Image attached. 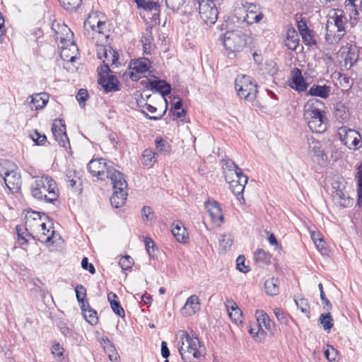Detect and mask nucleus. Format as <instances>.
<instances>
[{
  "instance_id": "1",
  "label": "nucleus",
  "mask_w": 362,
  "mask_h": 362,
  "mask_svg": "<svg viewBox=\"0 0 362 362\" xmlns=\"http://www.w3.org/2000/svg\"><path fill=\"white\" fill-rule=\"evenodd\" d=\"M324 103L319 99H310L304 105V119L313 132L322 133L327 129Z\"/></svg>"
},
{
  "instance_id": "2",
  "label": "nucleus",
  "mask_w": 362,
  "mask_h": 362,
  "mask_svg": "<svg viewBox=\"0 0 362 362\" xmlns=\"http://www.w3.org/2000/svg\"><path fill=\"white\" fill-rule=\"evenodd\" d=\"M32 196L41 201L52 203L59 197L56 182L49 176L38 177L31 185Z\"/></svg>"
},
{
  "instance_id": "3",
  "label": "nucleus",
  "mask_w": 362,
  "mask_h": 362,
  "mask_svg": "<svg viewBox=\"0 0 362 362\" xmlns=\"http://www.w3.org/2000/svg\"><path fill=\"white\" fill-rule=\"evenodd\" d=\"M221 40L226 50V55L230 59L235 58L247 46L246 35L241 30L227 31L221 37Z\"/></svg>"
},
{
  "instance_id": "4",
  "label": "nucleus",
  "mask_w": 362,
  "mask_h": 362,
  "mask_svg": "<svg viewBox=\"0 0 362 362\" xmlns=\"http://www.w3.org/2000/svg\"><path fill=\"white\" fill-rule=\"evenodd\" d=\"M330 16L326 25V41L332 45L338 43L346 33L347 23L346 17L343 15L342 11H338Z\"/></svg>"
},
{
  "instance_id": "5",
  "label": "nucleus",
  "mask_w": 362,
  "mask_h": 362,
  "mask_svg": "<svg viewBox=\"0 0 362 362\" xmlns=\"http://www.w3.org/2000/svg\"><path fill=\"white\" fill-rule=\"evenodd\" d=\"M177 346L179 353L185 362H196L194 359L202 356V352L199 350V339L191 337L186 332H182Z\"/></svg>"
},
{
  "instance_id": "6",
  "label": "nucleus",
  "mask_w": 362,
  "mask_h": 362,
  "mask_svg": "<svg viewBox=\"0 0 362 362\" xmlns=\"http://www.w3.org/2000/svg\"><path fill=\"white\" fill-rule=\"evenodd\" d=\"M88 169L93 176L101 180L106 178H110L111 181L117 180V174H122L114 168L113 163L104 158L92 159L88 164Z\"/></svg>"
},
{
  "instance_id": "7",
  "label": "nucleus",
  "mask_w": 362,
  "mask_h": 362,
  "mask_svg": "<svg viewBox=\"0 0 362 362\" xmlns=\"http://www.w3.org/2000/svg\"><path fill=\"white\" fill-rule=\"evenodd\" d=\"M235 88L240 98L252 102L258 93L257 84L252 78L247 75H238L235 81Z\"/></svg>"
},
{
  "instance_id": "8",
  "label": "nucleus",
  "mask_w": 362,
  "mask_h": 362,
  "mask_svg": "<svg viewBox=\"0 0 362 362\" xmlns=\"http://www.w3.org/2000/svg\"><path fill=\"white\" fill-rule=\"evenodd\" d=\"M199 9L200 18L206 25H214L217 19L218 11L213 0H193V9Z\"/></svg>"
},
{
  "instance_id": "9",
  "label": "nucleus",
  "mask_w": 362,
  "mask_h": 362,
  "mask_svg": "<svg viewBox=\"0 0 362 362\" xmlns=\"http://www.w3.org/2000/svg\"><path fill=\"white\" fill-rule=\"evenodd\" d=\"M117 180L112 181L114 192L110 197V203L115 208L122 206L127 196V183L124 177L123 174H117Z\"/></svg>"
},
{
  "instance_id": "10",
  "label": "nucleus",
  "mask_w": 362,
  "mask_h": 362,
  "mask_svg": "<svg viewBox=\"0 0 362 362\" xmlns=\"http://www.w3.org/2000/svg\"><path fill=\"white\" fill-rule=\"evenodd\" d=\"M338 135L344 144L351 150H358L362 146L361 136L354 129L342 126L338 129Z\"/></svg>"
},
{
  "instance_id": "11",
  "label": "nucleus",
  "mask_w": 362,
  "mask_h": 362,
  "mask_svg": "<svg viewBox=\"0 0 362 362\" xmlns=\"http://www.w3.org/2000/svg\"><path fill=\"white\" fill-rule=\"evenodd\" d=\"M339 52L343 59L341 66L346 70L354 66L360 59V49L355 44L347 43L341 47Z\"/></svg>"
},
{
  "instance_id": "12",
  "label": "nucleus",
  "mask_w": 362,
  "mask_h": 362,
  "mask_svg": "<svg viewBox=\"0 0 362 362\" xmlns=\"http://www.w3.org/2000/svg\"><path fill=\"white\" fill-rule=\"evenodd\" d=\"M25 230L27 235H30V233H28V230L35 231L39 230L40 227L45 226V222L42 221L41 214L37 211L29 210L27 211L25 218Z\"/></svg>"
},
{
  "instance_id": "13",
  "label": "nucleus",
  "mask_w": 362,
  "mask_h": 362,
  "mask_svg": "<svg viewBox=\"0 0 362 362\" xmlns=\"http://www.w3.org/2000/svg\"><path fill=\"white\" fill-rule=\"evenodd\" d=\"M52 30L55 33V38L57 41H59L62 45H69L72 42L73 38V33L71 31L70 28H68L67 25L62 24H53Z\"/></svg>"
},
{
  "instance_id": "14",
  "label": "nucleus",
  "mask_w": 362,
  "mask_h": 362,
  "mask_svg": "<svg viewBox=\"0 0 362 362\" xmlns=\"http://www.w3.org/2000/svg\"><path fill=\"white\" fill-rule=\"evenodd\" d=\"M150 61L146 58L136 59L130 63V68L132 71L129 76L132 80H138L140 76L138 74L146 73L149 69Z\"/></svg>"
},
{
  "instance_id": "15",
  "label": "nucleus",
  "mask_w": 362,
  "mask_h": 362,
  "mask_svg": "<svg viewBox=\"0 0 362 362\" xmlns=\"http://www.w3.org/2000/svg\"><path fill=\"white\" fill-rule=\"evenodd\" d=\"M96 52L98 59L103 63L115 64L118 60L117 52L110 47L97 45Z\"/></svg>"
},
{
  "instance_id": "16",
  "label": "nucleus",
  "mask_w": 362,
  "mask_h": 362,
  "mask_svg": "<svg viewBox=\"0 0 362 362\" xmlns=\"http://www.w3.org/2000/svg\"><path fill=\"white\" fill-rule=\"evenodd\" d=\"M52 132L59 144L66 147L69 143V139L66 133L65 124H62L61 121L54 122L52 127Z\"/></svg>"
},
{
  "instance_id": "17",
  "label": "nucleus",
  "mask_w": 362,
  "mask_h": 362,
  "mask_svg": "<svg viewBox=\"0 0 362 362\" xmlns=\"http://www.w3.org/2000/svg\"><path fill=\"white\" fill-rule=\"evenodd\" d=\"M200 310V301L197 295L190 296L182 308L183 316H192Z\"/></svg>"
},
{
  "instance_id": "18",
  "label": "nucleus",
  "mask_w": 362,
  "mask_h": 362,
  "mask_svg": "<svg viewBox=\"0 0 362 362\" xmlns=\"http://www.w3.org/2000/svg\"><path fill=\"white\" fill-rule=\"evenodd\" d=\"M205 206L211 216V221L214 223H221L223 222L222 210L216 201H209L205 203Z\"/></svg>"
},
{
  "instance_id": "19",
  "label": "nucleus",
  "mask_w": 362,
  "mask_h": 362,
  "mask_svg": "<svg viewBox=\"0 0 362 362\" xmlns=\"http://www.w3.org/2000/svg\"><path fill=\"white\" fill-rule=\"evenodd\" d=\"M246 7V15L244 17V21L248 24H253L259 22L263 14L259 11V7L254 4H249Z\"/></svg>"
},
{
  "instance_id": "20",
  "label": "nucleus",
  "mask_w": 362,
  "mask_h": 362,
  "mask_svg": "<svg viewBox=\"0 0 362 362\" xmlns=\"http://www.w3.org/2000/svg\"><path fill=\"white\" fill-rule=\"evenodd\" d=\"M284 45L290 50L296 51L299 44V36L297 31L292 27L288 28L285 38Z\"/></svg>"
},
{
  "instance_id": "21",
  "label": "nucleus",
  "mask_w": 362,
  "mask_h": 362,
  "mask_svg": "<svg viewBox=\"0 0 362 362\" xmlns=\"http://www.w3.org/2000/svg\"><path fill=\"white\" fill-rule=\"evenodd\" d=\"M290 86L298 92H303L307 89L308 83L305 81L299 69H295L293 71Z\"/></svg>"
},
{
  "instance_id": "22",
  "label": "nucleus",
  "mask_w": 362,
  "mask_h": 362,
  "mask_svg": "<svg viewBox=\"0 0 362 362\" xmlns=\"http://www.w3.org/2000/svg\"><path fill=\"white\" fill-rule=\"evenodd\" d=\"M166 6L174 12L185 8V12L193 10V0H165Z\"/></svg>"
},
{
  "instance_id": "23",
  "label": "nucleus",
  "mask_w": 362,
  "mask_h": 362,
  "mask_svg": "<svg viewBox=\"0 0 362 362\" xmlns=\"http://www.w3.org/2000/svg\"><path fill=\"white\" fill-rule=\"evenodd\" d=\"M4 182L7 187L12 192H18L22 184L21 175L15 171V169L4 177Z\"/></svg>"
},
{
  "instance_id": "24",
  "label": "nucleus",
  "mask_w": 362,
  "mask_h": 362,
  "mask_svg": "<svg viewBox=\"0 0 362 362\" xmlns=\"http://www.w3.org/2000/svg\"><path fill=\"white\" fill-rule=\"evenodd\" d=\"M78 48L74 42H70L69 45H61L60 57L64 61L74 62Z\"/></svg>"
},
{
  "instance_id": "25",
  "label": "nucleus",
  "mask_w": 362,
  "mask_h": 362,
  "mask_svg": "<svg viewBox=\"0 0 362 362\" xmlns=\"http://www.w3.org/2000/svg\"><path fill=\"white\" fill-rule=\"evenodd\" d=\"M255 316L259 326L263 325L267 330L270 333H272L274 330L275 324L274 321L271 320L269 315L263 310H257Z\"/></svg>"
},
{
  "instance_id": "26",
  "label": "nucleus",
  "mask_w": 362,
  "mask_h": 362,
  "mask_svg": "<svg viewBox=\"0 0 362 362\" xmlns=\"http://www.w3.org/2000/svg\"><path fill=\"white\" fill-rule=\"evenodd\" d=\"M332 197L334 202L337 204H338L340 206H342L344 208L348 207L352 203L349 195L346 194V192L344 190L343 191V190L339 189V190L332 191Z\"/></svg>"
},
{
  "instance_id": "27",
  "label": "nucleus",
  "mask_w": 362,
  "mask_h": 362,
  "mask_svg": "<svg viewBox=\"0 0 362 362\" xmlns=\"http://www.w3.org/2000/svg\"><path fill=\"white\" fill-rule=\"evenodd\" d=\"M330 91L331 88L328 86L314 84L308 90V95L325 99L329 97Z\"/></svg>"
},
{
  "instance_id": "28",
  "label": "nucleus",
  "mask_w": 362,
  "mask_h": 362,
  "mask_svg": "<svg viewBox=\"0 0 362 362\" xmlns=\"http://www.w3.org/2000/svg\"><path fill=\"white\" fill-rule=\"evenodd\" d=\"M98 83L103 87L105 92L115 91L119 89L117 80L114 76H108L107 78L100 76Z\"/></svg>"
},
{
  "instance_id": "29",
  "label": "nucleus",
  "mask_w": 362,
  "mask_h": 362,
  "mask_svg": "<svg viewBox=\"0 0 362 362\" xmlns=\"http://www.w3.org/2000/svg\"><path fill=\"white\" fill-rule=\"evenodd\" d=\"M172 233L179 243H185L188 239V234L186 228L181 223H173Z\"/></svg>"
},
{
  "instance_id": "30",
  "label": "nucleus",
  "mask_w": 362,
  "mask_h": 362,
  "mask_svg": "<svg viewBox=\"0 0 362 362\" xmlns=\"http://www.w3.org/2000/svg\"><path fill=\"white\" fill-rule=\"evenodd\" d=\"M150 86L152 89L159 92L163 96L170 93L171 87L169 83L163 80H153L150 81Z\"/></svg>"
},
{
  "instance_id": "31",
  "label": "nucleus",
  "mask_w": 362,
  "mask_h": 362,
  "mask_svg": "<svg viewBox=\"0 0 362 362\" xmlns=\"http://www.w3.org/2000/svg\"><path fill=\"white\" fill-rule=\"evenodd\" d=\"M308 143L309 151L313 153L315 156L322 158L325 156V153L321 142L314 138H310L308 139Z\"/></svg>"
},
{
  "instance_id": "32",
  "label": "nucleus",
  "mask_w": 362,
  "mask_h": 362,
  "mask_svg": "<svg viewBox=\"0 0 362 362\" xmlns=\"http://www.w3.org/2000/svg\"><path fill=\"white\" fill-rule=\"evenodd\" d=\"M264 289L267 295L276 296L279 293V282L274 277L268 279L264 283Z\"/></svg>"
},
{
  "instance_id": "33",
  "label": "nucleus",
  "mask_w": 362,
  "mask_h": 362,
  "mask_svg": "<svg viewBox=\"0 0 362 362\" xmlns=\"http://www.w3.org/2000/svg\"><path fill=\"white\" fill-rule=\"evenodd\" d=\"M48 97L45 93H39L31 97V109L39 110L45 106L47 103Z\"/></svg>"
},
{
  "instance_id": "34",
  "label": "nucleus",
  "mask_w": 362,
  "mask_h": 362,
  "mask_svg": "<svg viewBox=\"0 0 362 362\" xmlns=\"http://www.w3.org/2000/svg\"><path fill=\"white\" fill-rule=\"evenodd\" d=\"M141 160L144 165L152 167L157 161L156 153L151 149H145L142 153Z\"/></svg>"
},
{
  "instance_id": "35",
  "label": "nucleus",
  "mask_w": 362,
  "mask_h": 362,
  "mask_svg": "<svg viewBox=\"0 0 362 362\" xmlns=\"http://www.w3.org/2000/svg\"><path fill=\"white\" fill-rule=\"evenodd\" d=\"M271 255L263 249H257L254 254V260L259 264H269L271 262Z\"/></svg>"
},
{
  "instance_id": "36",
  "label": "nucleus",
  "mask_w": 362,
  "mask_h": 362,
  "mask_svg": "<svg viewBox=\"0 0 362 362\" xmlns=\"http://www.w3.org/2000/svg\"><path fill=\"white\" fill-rule=\"evenodd\" d=\"M82 310L83 311L84 317L86 318L88 323L92 325L97 324L98 320L97 313L90 307L88 303L86 305L84 310Z\"/></svg>"
},
{
  "instance_id": "37",
  "label": "nucleus",
  "mask_w": 362,
  "mask_h": 362,
  "mask_svg": "<svg viewBox=\"0 0 362 362\" xmlns=\"http://www.w3.org/2000/svg\"><path fill=\"white\" fill-rule=\"evenodd\" d=\"M75 291L77 300L81 303V309L84 310V307H86V305L88 303L86 299V290L83 286L77 285L76 286Z\"/></svg>"
},
{
  "instance_id": "38",
  "label": "nucleus",
  "mask_w": 362,
  "mask_h": 362,
  "mask_svg": "<svg viewBox=\"0 0 362 362\" xmlns=\"http://www.w3.org/2000/svg\"><path fill=\"white\" fill-rule=\"evenodd\" d=\"M318 322L323 327V329L325 331H328V332L332 328V327L334 325L333 319L329 313H323V314L320 315Z\"/></svg>"
},
{
  "instance_id": "39",
  "label": "nucleus",
  "mask_w": 362,
  "mask_h": 362,
  "mask_svg": "<svg viewBox=\"0 0 362 362\" xmlns=\"http://www.w3.org/2000/svg\"><path fill=\"white\" fill-rule=\"evenodd\" d=\"M15 168L14 163L8 160L0 161V175L4 179Z\"/></svg>"
},
{
  "instance_id": "40",
  "label": "nucleus",
  "mask_w": 362,
  "mask_h": 362,
  "mask_svg": "<svg viewBox=\"0 0 362 362\" xmlns=\"http://www.w3.org/2000/svg\"><path fill=\"white\" fill-rule=\"evenodd\" d=\"M355 180L357 183L358 202H362V163L358 166L355 175Z\"/></svg>"
},
{
  "instance_id": "41",
  "label": "nucleus",
  "mask_w": 362,
  "mask_h": 362,
  "mask_svg": "<svg viewBox=\"0 0 362 362\" xmlns=\"http://www.w3.org/2000/svg\"><path fill=\"white\" fill-rule=\"evenodd\" d=\"M99 23L102 24V21L98 18L96 13H90L83 23V28L94 29V26Z\"/></svg>"
},
{
  "instance_id": "42",
  "label": "nucleus",
  "mask_w": 362,
  "mask_h": 362,
  "mask_svg": "<svg viewBox=\"0 0 362 362\" xmlns=\"http://www.w3.org/2000/svg\"><path fill=\"white\" fill-rule=\"evenodd\" d=\"M61 6L66 11H75L79 7L82 0H58Z\"/></svg>"
},
{
  "instance_id": "43",
  "label": "nucleus",
  "mask_w": 362,
  "mask_h": 362,
  "mask_svg": "<svg viewBox=\"0 0 362 362\" xmlns=\"http://www.w3.org/2000/svg\"><path fill=\"white\" fill-rule=\"evenodd\" d=\"M220 246L224 250H226L231 247L233 243V239L230 233H223L221 235V238L219 239Z\"/></svg>"
},
{
  "instance_id": "44",
  "label": "nucleus",
  "mask_w": 362,
  "mask_h": 362,
  "mask_svg": "<svg viewBox=\"0 0 362 362\" xmlns=\"http://www.w3.org/2000/svg\"><path fill=\"white\" fill-rule=\"evenodd\" d=\"M303 42L308 46H313L317 44V41L315 38L313 31L311 30H307L305 33L300 34Z\"/></svg>"
},
{
  "instance_id": "45",
  "label": "nucleus",
  "mask_w": 362,
  "mask_h": 362,
  "mask_svg": "<svg viewBox=\"0 0 362 362\" xmlns=\"http://www.w3.org/2000/svg\"><path fill=\"white\" fill-rule=\"evenodd\" d=\"M274 313L281 324L287 325L289 321L290 316L286 313L282 309L276 308L274 309Z\"/></svg>"
},
{
  "instance_id": "46",
  "label": "nucleus",
  "mask_w": 362,
  "mask_h": 362,
  "mask_svg": "<svg viewBox=\"0 0 362 362\" xmlns=\"http://www.w3.org/2000/svg\"><path fill=\"white\" fill-rule=\"evenodd\" d=\"M136 5L139 8H144L147 11H153L157 7V4L155 2L146 0H135Z\"/></svg>"
},
{
  "instance_id": "47",
  "label": "nucleus",
  "mask_w": 362,
  "mask_h": 362,
  "mask_svg": "<svg viewBox=\"0 0 362 362\" xmlns=\"http://www.w3.org/2000/svg\"><path fill=\"white\" fill-rule=\"evenodd\" d=\"M334 115L336 118L341 122L346 121L349 117V114L344 106L337 107L334 112Z\"/></svg>"
},
{
  "instance_id": "48",
  "label": "nucleus",
  "mask_w": 362,
  "mask_h": 362,
  "mask_svg": "<svg viewBox=\"0 0 362 362\" xmlns=\"http://www.w3.org/2000/svg\"><path fill=\"white\" fill-rule=\"evenodd\" d=\"M119 264L122 270H127L132 268L134 264V260L130 256L125 255L120 258Z\"/></svg>"
},
{
  "instance_id": "49",
  "label": "nucleus",
  "mask_w": 362,
  "mask_h": 362,
  "mask_svg": "<svg viewBox=\"0 0 362 362\" xmlns=\"http://www.w3.org/2000/svg\"><path fill=\"white\" fill-rule=\"evenodd\" d=\"M30 138L37 145H44L47 141L46 136L37 130L30 134Z\"/></svg>"
},
{
  "instance_id": "50",
  "label": "nucleus",
  "mask_w": 362,
  "mask_h": 362,
  "mask_svg": "<svg viewBox=\"0 0 362 362\" xmlns=\"http://www.w3.org/2000/svg\"><path fill=\"white\" fill-rule=\"evenodd\" d=\"M339 83L343 89L348 90L351 88L352 80L346 75L340 74L339 77Z\"/></svg>"
},
{
  "instance_id": "51",
  "label": "nucleus",
  "mask_w": 362,
  "mask_h": 362,
  "mask_svg": "<svg viewBox=\"0 0 362 362\" xmlns=\"http://www.w3.org/2000/svg\"><path fill=\"white\" fill-rule=\"evenodd\" d=\"M156 149L160 152L168 153L170 146L168 143L162 139H156L155 141Z\"/></svg>"
},
{
  "instance_id": "52",
  "label": "nucleus",
  "mask_w": 362,
  "mask_h": 362,
  "mask_svg": "<svg viewBox=\"0 0 362 362\" xmlns=\"http://www.w3.org/2000/svg\"><path fill=\"white\" fill-rule=\"evenodd\" d=\"M236 265H237V269L243 273H247L250 271L249 266H246L245 264V257L243 255H240L237 258Z\"/></svg>"
},
{
  "instance_id": "53",
  "label": "nucleus",
  "mask_w": 362,
  "mask_h": 362,
  "mask_svg": "<svg viewBox=\"0 0 362 362\" xmlns=\"http://www.w3.org/2000/svg\"><path fill=\"white\" fill-rule=\"evenodd\" d=\"M88 98V91L85 89H80L76 95V100H78L81 107H84L85 102L87 100Z\"/></svg>"
},
{
  "instance_id": "54",
  "label": "nucleus",
  "mask_w": 362,
  "mask_h": 362,
  "mask_svg": "<svg viewBox=\"0 0 362 362\" xmlns=\"http://www.w3.org/2000/svg\"><path fill=\"white\" fill-rule=\"evenodd\" d=\"M296 306L300 310V311L303 313H310V306L308 303V300L305 298H300L298 300H295Z\"/></svg>"
},
{
  "instance_id": "55",
  "label": "nucleus",
  "mask_w": 362,
  "mask_h": 362,
  "mask_svg": "<svg viewBox=\"0 0 362 362\" xmlns=\"http://www.w3.org/2000/svg\"><path fill=\"white\" fill-rule=\"evenodd\" d=\"M234 177L237 180L238 182L242 185V187H245L248 178L247 176L243 173L241 169L236 170V173H235Z\"/></svg>"
},
{
  "instance_id": "56",
  "label": "nucleus",
  "mask_w": 362,
  "mask_h": 362,
  "mask_svg": "<svg viewBox=\"0 0 362 362\" xmlns=\"http://www.w3.org/2000/svg\"><path fill=\"white\" fill-rule=\"evenodd\" d=\"M356 1V0H345V7L346 9L349 10L354 16H358Z\"/></svg>"
},
{
  "instance_id": "57",
  "label": "nucleus",
  "mask_w": 362,
  "mask_h": 362,
  "mask_svg": "<svg viewBox=\"0 0 362 362\" xmlns=\"http://www.w3.org/2000/svg\"><path fill=\"white\" fill-rule=\"evenodd\" d=\"M153 209L148 206H144L141 209V215L144 221H148L153 218Z\"/></svg>"
},
{
  "instance_id": "58",
  "label": "nucleus",
  "mask_w": 362,
  "mask_h": 362,
  "mask_svg": "<svg viewBox=\"0 0 362 362\" xmlns=\"http://www.w3.org/2000/svg\"><path fill=\"white\" fill-rule=\"evenodd\" d=\"M318 288L320 293V298L324 304V308H326L327 310H330L332 308V304L329 302V300L325 297V294L323 291V286L321 283L318 284Z\"/></svg>"
},
{
  "instance_id": "59",
  "label": "nucleus",
  "mask_w": 362,
  "mask_h": 362,
  "mask_svg": "<svg viewBox=\"0 0 362 362\" xmlns=\"http://www.w3.org/2000/svg\"><path fill=\"white\" fill-rule=\"evenodd\" d=\"M84 35L86 36L87 38L91 40L100 38L101 37L100 34L98 33L96 26H94V29L84 28Z\"/></svg>"
},
{
  "instance_id": "60",
  "label": "nucleus",
  "mask_w": 362,
  "mask_h": 362,
  "mask_svg": "<svg viewBox=\"0 0 362 362\" xmlns=\"http://www.w3.org/2000/svg\"><path fill=\"white\" fill-rule=\"evenodd\" d=\"M225 165L228 169V171L225 172V175L228 173L230 175V176L234 175L235 173H236V170L240 169L238 165L235 164L234 162L230 160L226 161Z\"/></svg>"
},
{
  "instance_id": "61",
  "label": "nucleus",
  "mask_w": 362,
  "mask_h": 362,
  "mask_svg": "<svg viewBox=\"0 0 362 362\" xmlns=\"http://www.w3.org/2000/svg\"><path fill=\"white\" fill-rule=\"evenodd\" d=\"M81 267L83 269L88 271L90 274H93L95 273L94 266L88 262L87 257H83L81 261Z\"/></svg>"
},
{
  "instance_id": "62",
  "label": "nucleus",
  "mask_w": 362,
  "mask_h": 362,
  "mask_svg": "<svg viewBox=\"0 0 362 362\" xmlns=\"http://www.w3.org/2000/svg\"><path fill=\"white\" fill-rule=\"evenodd\" d=\"M111 308L115 314L120 317H124V310L119 301L112 303Z\"/></svg>"
},
{
  "instance_id": "63",
  "label": "nucleus",
  "mask_w": 362,
  "mask_h": 362,
  "mask_svg": "<svg viewBox=\"0 0 362 362\" xmlns=\"http://www.w3.org/2000/svg\"><path fill=\"white\" fill-rule=\"evenodd\" d=\"M230 318L235 322H242V311L240 309H235V311L229 312Z\"/></svg>"
},
{
  "instance_id": "64",
  "label": "nucleus",
  "mask_w": 362,
  "mask_h": 362,
  "mask_svg": "<svg viewBox=\"0 0 362 362\" xmlns=\"http://www.w3.org/2000/svg\"><path fill=\"white\" fill-rule=\"evenodd\" d=\"M63 348L59 344H55L52 347V354L57 358H61L63 356Z\"/></svg>"
}]
</instances>
